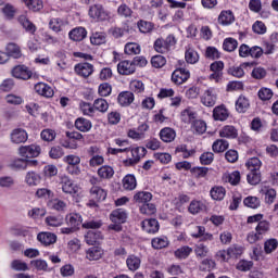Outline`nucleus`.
<instances>
[{"instance_id":"1","label":"nucleus","mask_w":278,"mask_h":278,"mask_svg":"<svg viewBox=\"0 0 278 278\" xmlns=\"http://www.w3.org/2000/svg\"><path fill=\"white\" fill-rule=\"evenodd\" d=\"M270 231V222L264 219L260 222L256 227L255 231H251L247 236V241L249 244H255V242H260V240H264V236Z\"/></svg>"},{"instance_id":"2","label":"nucleus","mask_w":278,"mask_h":278,"mask_svg":"<svg viewBox=\"0 0 278 278\" xmlns=\"http://www.w3.org/2000/svg\"><path fill=\"white\" fill-rule=\"evenodd\" d=\"M108 199V191L99 186H92L89 190L88 207H99V203Z\"/></svg>"},{"instance_id":"3","label":"nucleus","mask_w":278,"mask_h":278,"mask_svg":"<svg viewBox=\"0 0 278 278\" xmlns=\"http://www.w3.org/2000/svg\"><path fill=\"white\" fill-rule=\"evenodd\" d=\"M177 45V38H175L174 35L167 36L164 38H157L153 43V49L156 51V53H168L170 51L172 47H175Z\"/></svg>"},{"instance_id":"4","label":"nucleus","mask_w":278,"mask_h":278,"mask_svg":"<svg viewBox=\"0 0 278 278\" xmlns=\"http://www.w3.org/2000/svg\"><path fill=\"white\" fill-rule=\"evenodd\" d=\"M89 16L92 18V21H96L97 23H103L105 21H110V12L105 10L103 4H92L89 7L88 10Z\"/></svg>"},{"instance_id":"5","label":"nucleus","mask_w":278,"mask_h":278,"mask_svg":"<svg viewBox=\"0 0 278 278\" xmlns=\"http://www.w3.org/2000/svg\"><path fill=\"white\" fill-rule=\"evenodd\" d=\"M130 153L132 155L131 159H127L124 161L125 166H136L144 157L148 153L147 148L143 147H137V148H131L130 147Z\"/></svg>"},{"instance_id":"6","label":"nucleus","mask_w":278,"mask_h":278,"mask_svg":"<svg viewBox=\"0 0 278 278\" xmlns=\"http://www.w3.org/2000/svg\"><path fill=\"white\" fill-rule=\"evenodd\" d=\"M172 83L175 86H181V84H186L190 79V71L186 70L185 67H177L172 73Z\"/></svg>"},{"instance_id":"7","label":"nucleus","mask_w":278,"mask_h":278,"mask_svg":"<svg viewBox=\"0 0 278 278\" xmlns=\"http://www.w3.org/2000/svg\"><path fill=\"white\" fill-rule=\"evenodd\" d=\"M74 73L78 75V77H83L84 79H88L92 73H94V65L88 62L77 63L74 66Z\"/></svg>"},{"instance_id":"8","label":"nucleus","mask_w":278,"mask_h":278,"mask_svg":"<svg viewBox=\"0 0 278 278\" xmlns=\"http://www.w3.org/2000/svg\"><path fill=\"white\" fill-rule=\"evenodd\" d=\"M225 68V63L223 61H215L210 65V71L212 74L210 75V79H214L215 81H220L223 79V71Z\"/></svg>"},{"instance_id":"9","label":"nucleus","mask_w":278,"mask_h":278,"mask_svg":"<svg viewBox=\"0 0 278 278\" xmlns=\"http://www.w3.org/2000/svg\"><path fill=\"white\" fill-rule=\"evenodd\" d=\"M37 240L43 247H51L58 242V236L53 232L42 231L37 235Z\"/></svg>"},{"instance_id":"10","label":"nucleus","mask_w":278,"mask_h":278,"mask_svg":"<svg viewBox=\"0 0 278 278\" xmlns=\"http://www.w3.org/2000/svg\"><path fill=\"white\" fill-rule=\"evenodd\" d=\"M61 186H62V191L65 194H77L79 192V187L73 184V180H71L68 176H63L61 178Z\"/></svg>"},{"instance_id":"11","label":"nucleus","mask_w":278,"mask_h":278,"mask_svg":"<svg viewBox=\"0 0 278 278\" xmlns=\"http://www.w3.org/2000/svg\"><path fill=\"white\" fill-rule=\"evenodd\" d=\"M12 75L16 79L27 80V79H31L33 73L30 72L29 67H27L25 65H16L12 70Z\"/></svg>"},{"instance_id":"12","label":"nucleus","mask_w":278,"mask_h":278,"mask_svg":"<svg viewBox=\"0 0 278 278\" xmlns=\"http://www.w3.org/2000/svg\"><path fill=\"white\" fill-rule=\"evenodd\" d=\"M141 227L146 233H157V231H160V222L155 218L143 219Z\"/></svg>"},{"instance_id":"13","label":"nucleus","mask_w":278,"mask_h":278,"mask_svg":"<svg viewBox=\"0 0 278 278\" xmlns=\"http://www.w3.org/2000/svg\"><path fill=\"white\" fill-rule=\"evenodd\" d=\"M217 21L219 25L227 27L232 25V23H236V15H233V11L231 10H223L218 15Z\"/></svg>"},{"instance_id":"14","label":"nucleus","mask_w":278,"mask_h":278,"mask_svg":"<svg viewBox=\"0 0 278 278\" xmlns=\"http://www.w3.org/2000/svg\"><path fill=\"white\" fill-rule=\"evenodd\" d=\"M152 199H153V193L149 191H137L132 197V201L134 203H137V205H143L146 203H150Z\"/></svg>"},{"instance_id":"15","label":"nucleus","mask_w":278,"mask_h":278,"mask_svg":"<svg viewBox=\"0 0 278 278\" xmlns=\"http://www.w3.org/2000/svg\"><path fill=\"white\" fill-rule=\"evenodd\" d=\"M117 72L119 75H134L136 66H134L132 61H122L117 64Z\"/></svg>"},{"instance_id":"16","label":"nucleus","mask_w":278,"mask_h":278,"mask_svg":"<svg viewBox=\"0 0 278 278\" xmlns=\"http://www.w3.org/2000/svg\"><path fill=\"white\" fill-rule=\"evenodd\" d=\"M213 118L214 121L225 122L229 118V110L225 104H220L214 108L213 110Z\"/></svg>"},{"instance_id":"17","label":"nucleus","mask_w":278,"mask_h":278,"mask_svg":"<svg viewBox=\"0 0 278 278\" xmlns=\"http://www.w3.org/2000/svg\"><path fill=\"white\" fill-rule=\"evenodd\" d=\"M85 240L89 247H94V244H101V240H103V233L101 231H92L89 230L85 235Z\"/></svg>"},{"instance_id":"18","label":"nucleus","mask_w":278,"mask_h":278,"mask_svg":"<svg viewBox=\"0 0 278 278\" xmlns=\"http://www.w3.org/2000/svg\"><path fill=\"white\" fill-rule=\"evenodd\" d=\"M27 131H25V129L22 128H15L12 132H11V141L14 144H23V142H27Z\"/></svg>"},{"instance_id":"19","label":"nucleus","mask_w":278,"mask_h":278,"mask_svg":"<svg viewBox=\"0 0 278 278\" xmlns=\"http://www.w3.org/2000/svg\"><path fill=\"white\" fill-rule=\"evenodd\" d=\"M134 92L131 91H122L117 97V102L122 108H129L134 103Z\"/></svg>"},{"instance_id":"20","label":"nucleus","mask_w":278,"mask_h":278,"mask_svg":"<svg viewBox=\"0 0 278 278\" xmlns=\"http://www.w3.org/2000/svg\"><path fill=\"white\" fill-rule=\"evenodd\" d=\"M86 36H88V30L81 26L76 27L68 33L70 39L74 42H81V40H85Z\"/></svg>"},{"instance_id":"21","label":"nucleus","mask_w":278,"mask_h":278,"mask_svg":"<svg viewBox=\"0 0 278 278\" xmlns=\"http://www.w3.org/2000/svg\"><path fill=\"white\" fill-rule=\"evenodd\" d=\"M103 250L101 247L96 245L91 247L86 251V257L89 260V262H97L98 260H101L103 257Z\"/></svg>"},{"instance_id":"22","label":"nucleus","mask_w":278,"mask_h":278,"mask_svg":"<svg viewBox=\"0 0 278 278\" xmlns=\"http://www.w3.org/2000/svg\"><path fill=\"white\" fill-rule=\"evenodd\" d=\"M217 96L214 93V89H207L201 98V103L206 108H214L216 105Z\"/></svg>"},{"instance_id":"23","label":"nucleus","mask_w":278,"mask_h":278,"mask_svg":"<svg viewBox=\"0 0 278 278\" xmlns=\"http://www.w3.org/2000/svg\"><path fill=\"white\" fill-rule=\"evenodd\" d=\"M110 220H112L113 223H119L122 225L124 223H127V211H125V208H116L112 211L110 215Z\"/></svg>"},{"instance_id":"24","label":"nucleus","mask_w":278,"mask_h":278,"mask_svg":"<svg viewBox=\"0 0 278 278\" xmlns=\"http://www.w3.org/2000/svg\"><path fill=\"white\" fill-rule=\"evenodd\" d=\"M66 224L70 227H73L74 229L78 230L79 227H81V223L84 219L81 218V215L79 213H71L65 217Z\"/></svg>"},{"instance_id":"25","label":"nucleus","mask_w":278,"mask_h":278,"mask_svg":"<svg viewBox=\"0 0 278 278\" xmlns=\"http://www.w3.org/2000/svg\"><path fill=\"white\" fill-rule=\"evenodd\" d=\"M36 92L41 97H46L47 99H51L53 97V88L45 83H37L36 84Z\"/></svg>"},{"instance_id":"26","label":"nucleus","mask_w":278,"mask_h":278,"mask_svg":"<svg viewBox=\"0 0 278 278\" xmlns=\"http://www.w3.org/2000/svg\"><path fill=\"white\" fill-rule=\"evenodd\" d=\"M5 51H7V55H9V58H14V60H18L23 58V52L21 51V47H18V45L14 42L8 43Z\"/></svg>"},{"instance_id":"27","label":"nucleus","mask_w":278,"mask_h":278,"mask_svg":"<svg viewBox=\"0 0 278 278\" xmlns=\"http://www.w3.org/2000/svg\"><path fill=\"white\" fill-rule=\"evenodd\" d=\"M251 108V102L249 101V98L245 96H240L236 101V111L239 114H244Z\"/></svg>"},{"instance_id":"28","label":"nucleus","mask_w":278,"mask_h":278,"mask_svg":"<svg viewBox=\"0 0 278 278\" xmlns=\"http://www.w3.org/2000/svg\"><path fill=\"white\" fill-rule=\"evenodd\" d=\"M177 138V132L170 127H165L160 131V139L163 142H173Z\"/></svg>"},{"instance_id":"29","label":"nucleus","mask_w":278,"mask_h":278,"mask_svg":"<svg viewBox=\"0 0 278 278\" xmlns=\"http://www.w3.org/2000/svg\"><path fill=\"white\" fill-rule=\"evenodd\" d=\"M36 166V160L16 159L12 162V168H31Z\"/></svg>"},{"instance_id":"30","label":"nucleus","mask_w":278,"mask_h":278,"mask_svg":"<svg viewBox=\"0 0 278 278\" xmlns=\"http://www.w3.org/2000/svg\"><path fill=\"white\" fill-rule=\"evenodd\" d=\"M124 190H136L138 186V181L136 180V176L134 174H127L123 180Z\"/></svg>"},{"instance_id":"31","label":"nucleus","mask_w":278,"mask_h":278,"mask_svg":"<svg viewBox=\"0 0 278 278\" xmlns=\"http://www.w3.org/2000/svg\"><path fill=\"white\" fill-rule=\"evenodd\" d=\"M220 138L236 139L238 138V129L233 126L227 125L219 130Z\"/></svg>"},{"instance_id":"32","label":"nucleus","mask_w":278,"mask_h":278,"mask_svg":"<svg viewBox=\"0 0 278 278\" xmlns=\"http://www.w3.org/2000/svg\"><path fill=\"white\" fill-rule=\"evenodd\" d=\"M151 244L152 248L160 251L166 249L170 244V241H168V237H156L151 240Z\"/></svg>"},{"instance_id":"33","label":"nucleus","mask_w":278,"mask_h":278,"mask_svg":"<svg viewBox=\"0 0 278 278\" xmlns=\"http://www.w3.org/2000/svg\"><path fill=\"white\" fill-rule=\"evenodd\" d=\"M75 127L76 129H78V131H83V132L90 131V129H92V122L84 117H78L75 121Z\"/></svg>"},{"instance_id":"34","label":"nucleus","mask_w":278,"mask_h":278,"mask_svg":"<svg viewBox=\"0 0 278 278\" xmlns=\"http://www.w3.org/2000/svg\"><path fill=\"white\" fill-rule=\"evenodd\" d=\"M20 155L25 157L26 160H30V157H36V146H22L18 149Z\"/></svg>"},{"instance_id":"35","label":"nucleus","mask_w":278,"mask_h":278,"mask_svg":"<svg viewBox=\"0 0 278 278\" xmlns=\"http://www.w3.org/2000/svg\"><path fill=\"white\" fill-rule=\"evenodd\" d=\"M212 149L214 153H225L229 149V141L225 139H217L213 142Z\"/></svg>"},{"instance_id":"36","label":"nucleus","mask_w":278,"mask_h":278,"mask_svg":"<svg viewBox=\"0 0 278 278\" xmlns=\"http://www.w3.org/2000/svg\"><path fill=\"white\" fill-rule=\"evenodd\" d=\"M98 177H100V179H112L114 177V167L110 165L101 166L98 169Z\"/></svg>"},{"instance_id":"37","label":"nucleus","mask_w":278,"mask_h":278,"mask_svg":"<svg viewBox=\"0 0 278 278\" xmlns=\"http://www.w3.org/2000/svg\"><path fill=\"white\" fill-rule=\"evenodd\" d=\"M137 27L141 34H151V31L155 29V24H153L152 22L140 20L137 23Z\"/></svg>"},{"instance_id":"38","label":"nucleus","mask_w":278,"mask_h":278,"mask_svg":"<svg viewBox=\"0 0 278 278\" xmlns=\"http://www.w3.org/2000/svg\"><path fill=\"white\" fill-rule=\"evenodd\" d=\"M190 173L192 177H194V179H203L207 177V173H210V167L194 166V167H191Z\"/></svg>"},{"instance_id":"39","label":"nucleus","mask_w":278,"mask_h":278,"mask_svg":"<svg viewBox=\"0 0 278 278\" xmlns=\"http://www.w3.org/2000/svg\"><path fill=\"white\" fill-rule=\"evenodd\" d=\"M210 194L214 201H223L227 190L224 187H213L210 191Z\"/></svg>"},{"instance_id":"40","label":"nucleus","mask_w":278,"mask_h":278,"mask_svg":"<svg viewBox=\"0 0 278 278\" xmlns=\"http://www.w3.org/2000/svg\"><path fill=\"white\" fill-rule=\"evenodd\" d=\"M223 179L226 182L230 184L231 186H238V184H240V179H241L240 172L235 170L230 174H225L223 176Z\"/></svg>"},{"instance_id":"41","label":"nucleus","mask_w":278,"mask_h":278,"mask_svg":"<svg viewBox=\"0 0 278 278\" xmlns=\"http://www.w3.org/2000/svg\"><path fill=\"white\" fill-rule=\"evenodd\" d=\"M247 179L250 186H257L262 181V172L250 170V173L247 175Z\"/></svg>"},{"instance_id":"42","label":"nucleus","mask_w":278,"mask_h":278,"mask_svg":"<svg viewBox=\"0 0 278 278\" xmlns=\"http://www.w3.org/2000/svg\"><path fill=\"white\" fill-rule=\"evenodd\" d=\"M191 129L199 135L205 134L207 131V124L202 119H195L191 124Z\"/></svg>"},{"instance_id":"43","label":"nucleus","mask_w":278,"mask_h":278,"mask_svg":"<svg viewBox=\"0 0 278 278\" xmlns=\"http://www.w3.org/2000/svg\"><path fill=\"white\" fill-rule=\"evenodd\" d=\"M185 60L187 64H197L199 62V52L193 48H189L185 52Z\"/></svg>"},{"instance_id":"44","label":"nucleus","mask_w":278,"mask_h":278,"mask_svg":"<svg viewBox=\"0 0 278 278\" xmlns=\"http://www.w3.org/2000/svg\"><path fill=\"white\" fill-rule=\"evenodd\" d=\"M140 264H141V261H140V257L131 254L127 257L126 260V265L127 267L134 273L136 270H138V268H140Z\"/></svg>"},{"instance_id":"45","label":"nucleus","mask_w":278,"mask_h":278,"mask_svg":"<svg viewBox=\"0 0 278 278\" xmlns=\"http://www.w3.org/2000/svg\"><path fill=\"white\" fill-rule=\"evenodd\" d=\"M93 108L98 112L105 114V112H108V110L110 109V103H108V100L99 98L93 101Z\"/></svg>"},{"instance_id":"46","label":"nucleus","mask_w":278,"mask_h":278,"mask_svg":"<svg viewBox=\"0 0 278 278\" xmlns=\"http://www.w3.org/2000/svg\"><path fill=\"white\" fill-rule=\"evenodd\" d=\"M203 210H205V204L198 200H192L188 206V212L193 215L203 212Z\"/></svg>"},{"instance_id":"47","label":"nucleus","mask_w":278,"mask_h":278,"mask_svg":"<svg viewBox=\"0 0 278 278\" xmlns=\"http://www.w3.org/2000/svg\"><path fill=\"white\" fill-rule=\"evenodd\" d=\"M190 253H192V248L188 247V245H184L179 249H177L174 252L175 257H177V260H187V257H190Z\"/></svg>"},{"instance_id":"48","label":"nucleus","mask_w":278,"mask_h":278,"mask_svg":"<svg viewBox=\"0 0 278 278\" xmlns=\"http://www.w3.org/2000/svg\"><path fill=\"white\" fill-rule=\"evenodd\" d=\"M139 212L144 216H153V214L157 212V208L155 207V204L147 202L146 204H141Z\"/></svg>"},{"instance_id":"49","label":"nucleus","mask_w":278,"mask_h":278,"mask_svg":"<svg viewBox=\"0 0 278 278\" xmlns=\"http://www.w3.org/2000/svg\"><path fill=\"white\" fill-rule=\"evenodd\" d=\"M274 96L273 89L267 87H262L257 92V97L261 101H270Z\"/></svg>"},{"instance_id":"50","label":"nucleus","mask_w":278,"mask_h":278,"mask_svg":"<svg viewBox=\"0 0 278 278\" xmlns=\"http://www.w3.org/2000/svg\"><path fill=\"white\" fill-rule=\"evenodd\" d=\"M223 49L224 51H228V53L236 51V49H238V40L231 37L226 38L223 42Z\"/></svg>"},{"instance_id":"51","label":"nucleus","mask_w":278,"mask_h":278,"mask_svg":"<svg viewBox=\"0 0 278 278\" xmlns=\"http://www.w3.org/2000/svg\"><path fill=\"white\" fill-rule=\"evenodd\" d=\"M117 14L123 18H131V16L134 15V10H131L129 5L123 3L117 8Z\"/></svg>"},{"instance_id":"52","label":"nucleus","mask_w":278,"mask_h":278,"mask_svg":"<svg viewBox=\"0 0 278 278\" xmlns=\"http://www.w3.org/2000/svg\"><path fill=\"white\" fill-rule=\"evenodd\" d=\"M243 205H245V207H251V210H257L261 205L260 198L249 195L243 200Z\"/></svg>"},{"instance_id":"53","label":"nucleus","mask_w":278,"mask_h":278,"mask_svg":"<svg viewBox=\"0 0 278 278\" xmlns=\"http://www.w3.org/2000/svg\"><path fill=\"white\" fill-rule=\"evenodd\" d=\"M46 224L49 225V227H61V225H64V217L62 215L48 216L46 217Z\"/></svg>"},{"instance_id":"54","label":"nucleus","mask_w":278,"mask_h":278,"mask_svg":"<svg viewBox=\"0 0 278 278\" xmlns=\"http://www.w3.org/2000/svg\"><path fill=\"white\" fill-rule=\"evenodd\" d=\"M180 118L182 123H191L192 121H194V118H197V113H194V111L190 110V109H185L181 111L180 113Z\"/></svg>"},{"instance_id":"55","label":"nucleus","mask_w":278,"mask_h":278,"mask_svg":"<svg viewBox=\"0 0 278 278\" xmlns=\"http://www.w3.org/2000/svg\"><path fill=\"white\" fill-rule=\"evenodd\" d=\"M124 52L126 55H138L140 54V45L136 42H128L125 46Z\"/></svg>"},{"instance_id":"56","label":"nucleus","mask_w":278,"mask_h":278,"mask_svg":"<svg viewBox=\"0 0 278 278\" xmlns=\"http://www.w3.org/2000/svg\"><path fill=\"white\" fill-rule=\"evenodd\" d=\"M277 247H278L277 239H275V238L267 239L264 242V251H265L266 255L273 253L274 251H277Z\"/></svg>"},{"instance_id":"57","label":"nucleus","mask_w":278,"mask_h":278,"mask_svg":"<svg viewBox=\"0 0 278 278\" xmlns=\"http://www.w3.org/2000/svg\"><path fill=\"white\" fill-rule=\"evenodd\" d=\"M206 60H220V52L216 47L208 46L205 50Z\"/></svg>"},{"instance_id":"58","label":"nucleus","mask_w":278,"mask_h":278,"mask_svg":"<svg viewBox=\"0 0 278 278\" xmlns=\"http://www.w3.org/2000/svg\"><path fill=\"white\" fill-rule=\"evenodd\" d=\"M151 64L153 68H163V66H166V58L162 54H156L152 56Z\"/></svg>"},{"instance_id":"59","label":"nucleus","mask_w":278,"mask_h":278,"mask_svg":"<svg viewBox=\"0 0 278 278\" xmlns=\"http://www.w3.org/2000/svg\"><path fill=\"white\" fill-rule=\"evenodd\" d=\"M18 23L22 24V26L24 27V29H26V31H30L31 34L36 31V26L34 25V23L29 22V20L25 15H21L18 17Z\"/></svg>"},{"instance_id":"60","label":"nucleus","mask_w":278,"mask_h":278,"mask_svg":"<svg viewBox=\"0 0 278 278\" xmlns=\"http://www.w3.org/2000/svg\"><path fill=\"white\" fill-rule=\"evenodd\" d=\"M49 157L51 160H60V157H64V149L60 146H54L49 151Z\"/></svg>"},{"instance_id":"61","label":"nucleus","mask_w":278,"mask_h":278,"mask_svg":"<svg viewBox=\"0 0 278 278\" xmlns=\"http://www.w3.org/2000/svg\"><path fill=\"white\" fill-rule=\"evenodd\" d=\"M100 97H110L112 94V85L110 83H102L98 87Z\"/></svg>"},{"instance_id":"62","label":"nucleus","mask_w":278,"mask_h":278,"mask_svg":"<svg viewBox=\"0 0 278 278\" xmlns=\"http://www.w3.org/2000/svg\"><path fill=\"white\" fill-rule=\"evenodd\" d=\"M36 197L38 199H43V201H49V199L53 197V191L47 188H40V189H37Z\"/></svg>"},{"instance_id":"63","label":"nucleus","mask_w":278,"mask_h":278,"mask_svg":"<svg viewBox=\"0 0 278 278\" xmlns=\"http://www.w3.org/2000/svg\"><path fill=\"white\" fill-rule=\"evenodd\" d=\"M11 268L12 270H17V271H25L28 270L27 263L21 261V260H14L11 262Z\"/></svg>"},{"instance_id":"64","label":"nucleus","mask_w":278,"mask_h":278,"mask_svg":"<svg viewBox=\"0 0 278 278\" xmlns=\"http://www.w3.org/2000/svg\"><path fill=\"white\" fill-rule=\"evenodd\" d=\"M245 166L249 170H260V168H262V161L257 157H252L245 163Z\"/></svg>"}]
</instances>
